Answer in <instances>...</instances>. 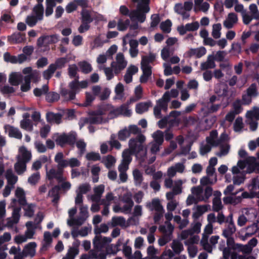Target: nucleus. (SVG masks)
<instances>
[{
  "mask_svg": "<svg viewBox=\"0 0 259 259\" xmlns=\"http://www.w3.org/2000/svg\"><path fill=\"white\" fill-rule=\"evenodd\" d=\"M78 77L69 82L68 87L70 90L65 88L60 89L61 97L65 101H70L75 99L76 95L79 93L80 89L88 87V82L87 80L79 81Z\"/></svg>",
  "mask_w": 259,
  "mask_h": 259,
  "instance_id": "obj_3",
  "label": "nucleus"
},
{
  "mask_svg": "<svg viewBox=\"0 0 259 259\" xmlns=\"http://www.w3.org/2000/svg\"><path fill=\"white\" fill-rule=\"evenodd\" d=\"M121 244L120 240H118L115 244H108L105 251L98 252L97 251L90 250V254L94 259H106L107 255H115L120 250Z\"/></svg>",
  "mask_w": 259,
  "mask_h": 259,
  "instance_id": "obj_6",
  "label": "nucleus"
},
{
  "mask_svg": "<svg viewBox=\"0 0 259 259\" xmlns=\"http://www.w3.org/2000/svg\"><path fill=\"white\" fill-rule=\"evenodd\" d=\"M68 75L71 78H74L76 77L77 75V72L78 68L75 64H72L69 66L68 69Z\"/></svg>",
  "mask_w": 259,
  "mask_h": 259,
  "instance_id": "obj_63",
  "label": "nucleus"
},
{
  "mask_svg": "<svg viewBox=\"0 0 259 259\" xmlns=\"http://www.w3.org/2000/svg\"><path fill=\"white\" fill-rule=\"evenodd\" d=\"M78 65L81 72L83 73L88 74L92 70L91 65L85 61L79 62Z\"/></svg>",
  "mask_w": 259,
  "mask_h": 259,
  "instance_id": "obj_37",
  "label": "nucleus"
},
{
  "mask_svg": "<svg viewBox=\"0 0 259 259\" xmlns=\"http://www.w3.org/2000/svg\"><path fill=\"white\" fill-rule=\"evenodd\" d=\"M81 22L91 24L94 21V18L92 17L91 12L87 9H82L80 13Z\"/></svg>",
  "mask_w": 259,
  "mask_h": 259,
  "instance_id": "obj_25",
  "label": "nucleus"
},
{
  "mask_svg": "<svg viewBox=\"0 0 259 259\" xmlns=\"http://www.w3.org/2000/svg\"><path fill=\"white\" fill-rule=\"evenodd\" d=\"M130 21L129 19H127L123 21L121 19H120L117 22V29L119 31H125L130 26Z\"/></svg>",
  "mask_w": 259,
  "mask_h": 259,
  "instance_id": "obj_47",
  "label": "nucleus"
},
{
  "mask_svg": "<svg viewBox=\"0 0 259 259\" xmlns=\"http://www.w3.org/2000/svg\"><path fill=\"white\" fill-rule=\"evenodd\" d=\"M223 208L221 198L215 197L212 200V210L216 212H219Z\"/></svg>",
  "mask_w": 259,
  "mask_h": 259,
  "instance_id": "obj_49",
  "label": "nucleus"
},
{
  "mask_svg": "<svg viewBox=\"0 0 259 259\" xmlns=\"http://www.w3.org/2000/svg\"><path fill=\"white\" fill-rule=\"evenodd\" d=\"M192 7L193 3L192 2H185L184 5L182 3L176 4L174 9L176 13L181 15L184 11H190Z\"/></svg>",
  "mask_w": 259,
  "mask_h": 259,
  "instance_id": "obj_20",
  "label": "nucleus"
},
{
  "mask_svg": "<svg viewBox=\"0 0 259 259\" xmlns=\"http://www.w3.org/2000/svg\"><path fill=\"white\" fill-rule=\"evenodd\" d=\"M76 138V134L74 132L70 133L68 134L64 133L57 138L56 142L58 145L62 147L65 145L73 146L75 143Z\"/></svg>",
  "mask_w": 259,
  "mask_h": 259,
  "instance_id": "obj_9",
  "label": "nucleus"
},
{
  "mask_svg": "<svg viewBox=\"0 0 259 259\" xmlns=\"http://www.w3.org/2000/svg\"><path fill=\"white\" fill-rule=\"evenodd\" d=\"M241 100L240 99H236L232 104L233 110H232L237 114H239L243 111V107H242Z\"/></svg>",
  "mask_w": 259,
  "mask_h": 259,
  "instance_id": "obj_43",
  "label": "nucleus"
},
{
  "mask_svg": "<svg viewBox=\"0 0 259 259\" xmlns=\"http://www.w3.org/2000/svg\"><path fill=\"white\" fill-rule=\"evenodd\" d=\"M249 9L251 13L253 19L256 20L259 19V11L258 10L257 6L255 4L250 5Z\"/></svg>",
  "mask_w": 259,
  "mask_h": 259,
  "instance_id": "obj_54",
  "label": "nucleus"
},
{
  "mask_svg": "<svg viewBox=\"0 0 259 259\" xmlns=\"http://www.w3.org/2000/svg\"><path fill=\"white\" fill-rule=\"evenodd\" d=\"M5 177L7 180L9 185H14L18 180L17 176H15L11 168H9L6 170Z\"/></svg>",
  "mask_w": 259,
  "mask_h": 259,
  "instance_id": "obj_30",
  "label": "nucleus"
},
{
  "mask_svg": "<svg viewBox=\"0 0 259 259\" xmlns=\"http://www.w3.org/2000/svg\"><path fill=\"white\" fill-rule=\"evenodd\" d=\"M128 103L122 104L119 107L116 108L110 112L111 114H113L115 116L119 115H122L124 116L130 117L132 115V110L128 109Z\"/></svg>",
  "mask_w": 259,
  "mask_h": 259,
  "instance_id": "obj_14",
  "label": "nucleus"
},
{
  "mask_svg": "<svg viewBox=\"0 0 259 259\" xmlns=\"http://www.w3.org/2000/svg\"><path fill=\"white\" fill-rule=\"evenodd\" d=\"M137 4L136 10L130 11L128 8L122 5L119 8V13L123 16H128L132 21L137 20L140 23H143L146 18V14L150 11V0H131Z\"/></svg>",
  "mask_w": 259,
  "mask_h": 259,
  "instance_id": "obj_1",
  "label": "nucleus"
},
{
  "mask_svg": "<svg viewBox=\"0 0 259 259\" xmlns=\"http://www.w3.org/2000/svg\"><path fill=\"white\" fill-rule=\"evenodd\" d=\"M156 58V55L154 53H150L148 56H144L142 58L141 64L149 65V63L153 62Z\"/></svg>",
  "mask_w": 259,
  "mask_h": 259,
  "instance_id": "obj_35",
  "label": "nucleus"
},
{
  "mask_svg": "<svg viewBox=\"0 0 259 259\" xmlns=\"http://www.w3.org/2000/svg\"><path fill=\"white\" fill-rule=\"evenodd\" d=\"M182 239H186L185 243L188 246V250L191 257H194V235L192 230L183 231L181 234Z\"/></svg>",
  "mask_w": 259,
  "mask_h": 259,
  "instance_id": "obj_10",
  "label": "nucleus"
},
{
  "mask_svg": "<svg viewBox=\"0 0 259 259\" xmlns=\"http://www.w3.org/2000/svg\"><path fill=\"white\" fill-rule=\"evenodd\" d=\"M44 237L41 249L46 250L50 245L52 242V238L51 234L49 232H45L44 233Z\"/></svg>",
  "mask_w": 259,
  "mask_h": 259,
  "instance_id": "obj_36",
  "label": "nucleus"
},
{
  "mask_svg": "<svg viewBox=\"0 0 259 259\" xmlns=\"http://www.w3.org/2000/svg\"><path fill=\"white\" fill-rule=\"evenodd\" d=\"M33 12L35 13V16L37 17L39 20L43 19L44 9L42 5H35L33 8Z\"/></svg>",
  "mask_w": 259,
  "mask_h": 259,
  "instance_id": "obj_40",
  "label": "nucleus"
},
{
  "mask_svg": "<svg viewBox=\"0 0 259 259\" xmlns=\"http://www.w3.org/2000/svg\"><path fill=\"white\" fill-rule=\"evenodd\" d=\"M217 137V131L212 130L210 132L209 136L206 137V141L207 144L212 146H217L220 144V141L219 140H215Z\"/></svg>",
  "mask_w": 259,
  "mask_h": 259,
  "instance_id": "obj_24",
  "label": "nucleus"
},
{
  "mask_svg": "<svg viewBox=\"0 0 259 259\" xmlns=\"http://www.w3.org/2000/svg\"><path fill=\"white\" fill-rule=\"evenodd\" d=\"M78 228H74V229L72 230V235L74 237H77L78 235L81 237L86 236L88 234L89 232L90 231V228H81V229L78 231V234H76V229Z\"/></svg>",
  "mask_w": 259,
  "mask_h": 259,
  "instance_id": "obj_44",
  "label": "nucleus"
},
{
  "mask_svg": "<svg viewBox=\"0 0 259 259\" xmlns=\"http://www.w3.org/2000/svg\"><path fill=\"white\" fill-rule=\"evenodd\" d=\"M208 210V206L198 205L195 208V219Z\"/></svg>",
  "mask_w": 259,
  "mask_h": 259,
  "instance_id": "obj_53",
  "label": "nucleus"
},
{
  "mask_svg": "<svg viewBox=\"0 0 259 259\" xmlns=\"http://www.w3.org/2000/svg\"><path fill=\"white\" fill-rule=\"evenodd\" d=\"M133 177L136 185L140 186L143 180V176L141 171L138 169H135L133 171Z\"/></svg>",
  "mask_w": 259,
  "mask_h": 259,
  "instance_id": "obj_46",
  "label": "nucleus"
},
{
  "mask_svg": "<svg viewBox=\"0 0 259 259\" xmlns=\"http://www.w3.org/2000/svg\"><path fill=\"white\" fill-rule=\"evenodd\" d=\"M126 227L125 226V220L122 217H114L112 219V226Z\"/></svg>",
  "mask_w": 259,
  "mask_h": 259,
  "instance_id": "obj_33",
  "label": "nucleus"
},
{
  "mask_svg": "<svg viewBox=\"0 0 259 259\" xmlns=\"http://www.w3.org/2000/svg\"><path fill=\"white\" fill-rule=\"evenodd\" d=\"M76 212L77 208L76 207H72L69 209L68 211L69 219L67 220V224L69 227H79L82 225L89 217V212L87 206H80L79 215L75 218L74 215Z\"/></svg>",
  "mask_w": 259,
  "mask_h": 259,
  "instance_id": "obj_4",
  "label": "nucleus"
},
{
  "mask_svg": "<svg viewBox=\"0 0 259 259\" xmlns=\"http://www.w3.org/2000/svg\"><path fill=\"white\" fill-rule=\"evenodd\" d=\"M61 94L55 92H49L46 95V100L48 103H54L58 101L60 97Z\"/></svg>",
  "mask_w": 259,
  "mask_h": 259,
  "instance_id": "obj_32",
  "label": "nucleus"
},
{
  "mask_svg": "<svg viewBox=\"0 0 259 259\" xmlns=\"http://www.w3.org/2000/svg\"><path fill=\"white\" fill-rule=\"evenodd\" d=\"M256 244L257 240L253 238L251 239L246 245H243L240 244H236V245L232 246V249L239 251H241L243 253L249 254L251 252L253 247L255 246Z\"/></svg>",
  "mask_w": 259,
  "mask_h": 259,
  "instance_id": "obj_12",
  "label": "nucleus"
},
{
  "mask_svg": "<svg viewBox=\"0 0 259 259\" xmlns=\"http://www.w3.org/2000/svg\"><path fill=\"white\" fill-rule=\"evenodd\" d=\"M217 181V176H215L214 181L213 182L208 176H204L200 179L201 186H208V185H212Z\"/></svg>",
  "mask_w": 259,
  "mask_h": 259,
  "instance_id": "obj_52",
  "label": "nucleus"
},
{
  "mask_svg": "<svg viewBox=\"0 0 259 259\" xmlns=\"http://www.w3.org/2000/svg\"><path fill=\"white\" fill-rule=\"evenodd\" d=\"M174 220L176 223L179 225V227H186L189 223L187 219H184L182 220L181 217L179 215H175L174 217Z\"/></svg>",
  "mask_w": 259,
  "mask_h": 259,
  "instance_id": "obj_57",
  "label": "nucleus"
},
{
  "mask_svg": "<svg viewBox=\"0 0 259 259\" xmlns=\"http://www.w3.org/2000/svg\"><path fill=\"white\" fill-rule=\"evenodd\" d=\"M127 130L131 134L137 135L135 138H131L128 141L129 148L131 151L134 153L143 152V155L141 156L142 160L146 158L147 151L146 148L143 145V143L146 141L145 136L141 134V130L136 125H130L128 126Z\"/></svg>",
  "mask_w": 259,
  "mask_h": 259,
  "instance_id": "obj_2",
  "label": "nucleus"
},
{
  "mask_svg": "<svg viewBox=\"0 0 259 259\" xmlns=\"http://www.w3.org/2000/svg\"><path fill=\"white\" fill-rule=\"evenodd\" d=\"M222 29L221 24L217 23L213 24L212 26V35L215 39H218L221 37V30Z\"/></svg>",
  "mask_w": 259,
  "mask_h": 259,
  "instance_id": "obj_51",
  "label": "nucleus"
},
{
  "mask_svg": "<svg viewBox=\"0 0 259 259\" xmlns=\"http://www.w3.org/2000/svg\"><path fill=\"white\" fill-rule=\"evenodd\" d=\"M171 247L174 252L176 254L180 253L183 250V245L182 243L177 240H173L171 244Z\"/></svg>",
  "mask_w": 259,
  "mask_h": 259,
  "instance_id": "obj_39",
  "label": "nucleus"
},
{
  "mask_svg": "<svg viewBox=\"0 0 259 259\" xmlns=\"http://www.w3.org/2000/svg\"><path fill=\"white\" fill-rule=\"evenodd\" d=\"M21 207H16L13 209L12 215L11 218L7 219V222L6 225L3 227H13L14 225L17 224L20 219Z\"/></svg>",
  "mask_w": 259,
  "mask_h": 259,
  "instance_id": "obj_15",
  "label": "nucleus"
},
{
  "mask_svg": "<svg viewBox=\"0 0 259 259\" xmlns=\"http://www.w3.org/2000/svg\"><path fill=\"white\" fill-rule=\"evenodd\" d=\"M152 106L151 102H142L138 103L136 106V112L138 114H142L148 110L149 108Z\"/></svg>",
  "mask_w": 259,
  "mask_h": 259,
  "instance_id": "obj_29",
  "label": "nucleus"
},
{
  "mask_svg": "<svg viewBox=\"0 0 259 259\" xmlns=\"http://www.w3.org/2000/svg\"><path fill=\"white\" fill-rule=\"evenodd\" d=\"M9 81L12 85H18L23 81V76L16 72H13L10 75Z\"/></svg>",
  "mask_w": 259,
  "mask_h": 259,
  "instance_id": "obj_26",
  "label": "nucleus"
},
{
  "mask_svg": "<svg viewBox=\"0 0 259 259\" xmlns=\"http://www.w3.org/2000/svg\"><path fill=\"white\" fill-rule=\"evenodd\" d=\"M247 95L249 96L256 97L257 95L256 85L255 83L251 84L246 90Z\"/></svg>",
  "mask_w": 259,
  "mask_h": 259,
  "instance_id": "obj_60",
  "label": "nucleus"
},
{
  "mask_svg": "<svg viewBox=\"0 0 259 259\" xmlns=\"http://www.w3.org/2000/svg\"><path fill=\"white\" fill-rule=\"evenodd\" d=\"M62 115L61 113H55L53 112H49L46 114V120L48 122L55 123L59 124L62 122Z\"/></svg>",
  "mask_w": 259,
  "mask_h": 259,
  "instance_id": "obj_19",
  "label": "nucleus"
},
{
  "mask_svg": "<svg viewBox=\"0 0 259 259\" xmlns=\"http://www.w3.org/2000/svg\"><path fill=\"white\" fill-rule=\"evenodd\" d=\"M61 169H63V168H62V167L59 166L58 165V169L57 170L54 168L50 169L49 171H47V177L48 179L50 181L53 180L54 179H56L57 175Z\"/></svg>",
  "mask_w": 259,
  "mask_h": 259,
  "instance_id": "obj_42",
  "label": "nucleus"
},
{
  "mask_svg": "<svg viewBox=\"0 0 259 259\" xmlns=\"http://www.w3.org/2000/svg\"><path fill=\"white\" fill-rule=\"evenodd\" d=\"M36 243L34 242L27 244L22 251L23 256L24 257L27 256L33 257L36 253Z\"/></svg>",
  "mask_w": 259,
  "mask_h": 259,
  "instance_id": "obj_16",
  "label": "nucleus"
},
{
  "mask_svg": "<svg viewBox=\"0 0 259 259\" xmlns=\"http://www.w3.org/2000/svg\"><path fill=\"white\" fill-rule=\"evenodd\" d=\"M103 118L96 116H92L84 118V123H90L91 124H100L102 122Z\"/></svg>",
  "mask_w": 259,
  "mask_h": 259,
  "instance_id": "obj_34",
  "label": "nucleus"
},
{
  "mask_svg": "<svg viewBox=\"0 0 259 259\" xmlns=\"http://www.w3.org/2000/svg\"><path fill=\"white\" fill-rule=\"evenodd\" d=\"M15 195L18 199V203L20 205L25 206L27 204L25 192L22 188H17L15 191Z\"/></svg>",
  "mask_w": 259,
  "mask_h": 259,
  "instance_id": "obj_27",
  "label": "nucleus"
},
{
  "mask_svg": "<svg viewBox=\"0 0 259 259\" xmlns=\"http://www.w3.org/2000/svg\"><path fill=\"white\" fill-rule=\"evenodd\" d=\"M64 154L62 152H58L55 156L54 160L59 166L65 168L69 166L71 167H78L80 162L76 158H71L68 160L64 159Z\"/></svg>",
  "mask_w": 259,
  "mask_h": 259,
  "instance_id": "obj_8",
  "label": "nucleus"
},
{
  "mask_svg": "<svg viewBox=\"0 0 259 259\" xmlns=\"http://www.w3.org/2000/svg\"><path fill=\"white\" fill-rule=\"evenodd\" d=\"M246 117L248 118L254 117L257 120H259V108L254 107V111H248L246 113Z\"/></svg>",
  "mask_w": 259,
  "mask_h": 259,
  "instance_id": "obj_59",
  "label": "nucleus"
},
{
  "mask_svg": "<svg viewBox=\"0 0 259 259\" xmlns=\"http://www.w3.org/2000/svg\"><path fill=\"white\" fill-rule=\"evenodd\" d=\"M153 138H154L155 143L162 145L164 140L163 133L160 130H157L156 132L154 133Z\"/></svg>",
  "mask_w": 259,
  "mask_h": 259,
  "instance_id": "obj_48",
  "label": "nucleus"
},
{
  "mask_svg": "<svg viewBox=\"0 0 259 259\" xmlns=\"http://www.w3.org/2000/svg\"><path fill=\"white\" fill-rule=\"evenodd\" d=\"M107 229L108 228H95L94 232L96 235L93 240L94 249L92 250L97 251L98 252L104 251L102 249H106L108 244L112 242L110 237L99 235L102 232L106 233L108 231Z\"/></svg>",
  "mask_w": 259,
  "mask_h": 259,
  "instance_id": "obj_5",
  "label": "nucleus"
},
{
  "mask_svg": "<svg viewBox=\"0 0 259 259\" xmlns=\"http://www.w3.org/2000/svg\"><path fill=\"white\" fill-rule=\"evenodd\" d=\"M6 130L8 131L10 137L19 140H21L22 138V133L18 128L10 125H7L6 126Z\"/></svg>",
  "mask_w": 259,
  "mask_h": 259,
  "instance_id": "obj_22",
  "label": "nucleus"
},
{
  "mask_svg": "<svg viewBox=\"0 0 259 259\" xmlns=\"http://www.w3.org/2000/svg\"><path fill=\"white\" fill-rule=\"evenodd\" d=\"M85 157L88 160L96 161L101 159V156L99 153L94 152H89L86 154Z\"/></svg>",
  "mask_w": 259,
  "mask_h": 259,
  "instance_id": "obj_55",
  "label": "nucleus"
},
{
  "mask_svg": "<svg viewBox=\"0 0 259 259\" xmlns=\"http://www.w3.org/2000/svg\"><path fill=\"white\" fill-rule=\"evenodd\" d=\"M135 153L134 152H132L130 148V149H125L122 152V160L121 162L130 164L132 160V157L131 156L132 154ZM137 154V156H139V158L141 161H144L145 159V158L144 160L142 159L141 156L143 155V152H141L140 153H135Z\"/></svg>",
  "mask_w": 259,
  "mask_h": 259,
  "instance_id": "obj_18",
  "label": "nucleus"
},
{
  "mask_svg": "<svg viewBox=\"0 0 259 259\" xmlns=\"http://www.w3.org/2000/svg\"><path fill=\"white\" fill-rule=\"evenodd\" d=\"M49 90V86L47 84H44L42 85L41 89L37 88H35L33 90V94L35 96L39 97L42 95H46L47 92H48Z\"/></svg>",
  "mask_w": 259,
  "mask_h": 259,
  "instance_id": "obj_41",
  "label": "nucleus"
},
{
  "mask_svg": "<svg viewBox=\"0 0 259 259\" xmlns=\"http://www.w3.org/2000/svg\"><path fill=\"white\" fill-rule=\"evenodd\" d=\"M173 228H159V231L163 234V236L158 240L159 246H164L171 240Z\"/></svg>",
  "mask_w": 259,
  "mask_h": 259,
  "instance_id": "obj_13",
  "label": "nucleus"
},
{
  "mask_svg": "<svg viewBox=\"0 0 259 259\" xmlns=\"http://www.w3.org/2000/svg\"><path fill=\"white\" fill-rule=\"evenodd\" d=\"M151 22L150 26L154 28L156 27L160 22V18L159 14H154L151 16Z\"/></svg>",
  "mask_w": 259,
  "mask_h": 259,
  "instance_id": "obj_58",
  "label": "nucleus"
},
{
  "mask_svg": "<svg viewBox=\"0 0 259 259\" xmlns=\"http://www.w3.org/2000/svg\"><path fill=\"white\" fill-rule=\"evenodd\" d=\"M214 55H210L208 56L207 61L201 64V69L202 70H207L208 69L213 68L215 67L214 62Z\"/></svg>",
  "mask_w": 259,
  "mask_h": 259,
  "instance_id": "obj_28",
  "label": "nucleus"
},
{
  "mask_svg": "<svg viewBox=\"0 0 259 259\" xmlns=\"http://www.w3.org/2000/svg\"><path fill=\"white\" fill-rule=\"evenodd\" d=\"M59 40V36L57 34L50 35H44L39 37L37 40V45L38 47H48L50 44H56Z\"/></svg>",
  "mask_w": 259,
  "mask_h": 259,
  "instance_id": "obj_11",
  "label": "nucleus"
},
{
  "mask_svg": "<svg viewBox=\"0 0 259 259\" xmlns=\"http://www.w3.org/2000/svg\"><path fill=\"white\" fill-rule=\"evenodd\" d=\"M20 126L24 130H30L32 128V125L28 119H24L20 122Z\"/></svg>",
  "mask_w": 259,
  "mask_h": 259,
  "instance_id": "obj_61",
  "label": "nucleus"
},
{
  "mask_svg": "<svg viewBox=\"0 0 259 259\" xmlns=\"http://www.w3.org/2000/svg\"><path fill=\"white\" fill-rule=\"evenodd\" d=\"M130 137V134L126 127L120 130L118 132V139L121 141H125Z\"/></svg>",
  "mask_w": 259,
  "mask_h": 259,
  "instance_id": "obj_50",
  "label": "nucleus"
},
{
  "mask_svg": "<svg viewBox=\"0 0 259 259\" xmlns=\"http://www.w3.org/2000/svg\"><path fill=\"white\" fill-rule=\"evenodd\" d=\"M4 60L7 62L15 64L17 63V57L11 55L9 53L6 52L4 55Z\"/></svg>",
  "mask_w": 259,
  "mask_h": 259,
  "instance_id": "obj_62",
  "label": "nucleus"
},
{
  "mask_svg": "<svg viewBox=\"0 0 259 259\" xmlns=\"http://www.w3.org/2000/svg\"><path fill=\"white\" fill-rule=\"evenodd\" d=\"M38 21H40L39 19H38L37 17L34 15L28 16L26 19V23L30 27L35 26Z\"/></svg>",
  "mask_w": 259,
  "mask_h": 259,
  "instance_id": "obj_56",
  "label": "nucleus"
},
{
  "mask_svg": "<svg viewBox=\"0 0 259 259\" xmlns=\"http://www.w3.org/2000/svg\"><path fill=\"white\" fill-rule=\"evenodd\" d=\"M26 40L25 34L21 32L14 33L8 37V40L13 44L24 42Z\"/></svg>",
  "mask_w": 259,
  "mask_h": 259,
  "instance_id": "obj_21",
  "label": "nucleus"
},
{
  "mask_svg": "<svg viewBox=\"0 0 259 259\" xmlns=\"http://www.w3.org/2000/svg\"><path fill=\"white\" fill-rule=\"evenodd\" d=\"M14 169L18 175H21L26 170V163L17 159V161L14 164Z\"/></svg>",
  "mask_w": 259,
  "mask_h": 259,
  "instance_id": "obj_31",
  "label": "nucleus"
},
{
  "mask_svg": "<svg viewBox=\"0 0 259 259\" xmlns=\"http://www.w3.org/2000/svg\"><path fill=\"white\" fill-rule=\"evenodd\" d=\"M79 253L78 249L75 247H70L62 259H74L75 256Z\"/></svg>",
  "mask_w": 259,
  "mask_h": 259,
  "instance_id": "obj_38",
  "label": "nucleus"
},
{
  "mask_svg": "<svg viewBox=\"0 0 259 259\" xmlns=\"http://www.w3.org/2000/svg\"><path fill=\"white\" fill-rule=\"evenodd\" d=\"M19 151L21 155L17 156V159H19L26 163L31 160L32 157L31 153L30 151H28L25 147L23 146L20 147Z\"/></svg>",
  "mask_w": 259,
  "mask_h": 259,
  "instance_id": "obj_17",
  "label": "nucleus"
},
{
  "mask_svg": "<svg viewBox=\"0 0 259 259\" xmlns=\"http://www.w3.org/2000/svg\"><path fill=\"white\" fill-rule=\"evenodd\" d=\"M146 206L151 211H159L164 209L158 198L153 199L151 203L147 204Z\"/></svg>",
  "mask_w": 259,
  "mask_h": 259,
  "instance_id": "obj_23",
  "label": "nucleus"
},
{
  "mask_svg": "<svg viewBox=\"0 0 259 259\" xmlns=\"http://www.w3.org/2000/svg\"><path fill=\"white\" fill-rule=\"evenodd\" d=\"M172 23L169 19H167L165 21L162 22L160 25V28L163 32L165 33H169L171 30Z\"/></svg>",
  "mask_w": 259,
  "mask_h": 259,
  "instance_id": "obj_45",
  "label": "nucleus"
},
{
  "mask_svg": "<svg viewBox=\"0 0 259 259\" xmlns=\"http://www.w3.org/2000/svg\"><path fill=\"white\" fill-rule=\"evenodd\" d=\"M70 59L66 56L57 58L54 63L51 64L48 69L44 71L43 76L46 79H50L56 70L64 68Z\"/></svg>",
  "mask_w": 259,
  "mask_h": 259,
  "instance_id": "obj_7",
  "label": "nucleus"
},
{
  "mask_svg": "<svg viewBox=\"0 0 259 259\" xmlns=\"http://www.w3.org/2000/svg\"><path fill=\"white\" fill-rule=\"evenodd\" d=\"M40 179V175L38 172L33 174L28 178V182L31 185H35Z\"/></svg>",
  "mask_w": 259,
  "mask_h": 259,
  "instance_id": "obj_64",
  "label": "nucleus"
}]
</instances>
